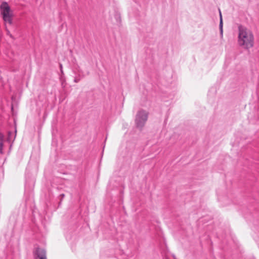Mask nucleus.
I'll use <instances>...</instances> for the list:
<instances>
[{"instance_id":"nucleus-1","label":"nucleus","mask_w":259,"mask_h":259,"mask_svg":"<svg viewBox=\"0 0 259 259\" xmlns=\"http://www.w3.org/2000/svg\"><path fill=\"white\" fill-rule=\"evenodd\" d=\"M238 42L245 49H249L253 45V36L251 32L243 26L239 27Z\"/></svg>"},{"instance_id":"nucleus-2","label":"nucleus","mask_w":259,"mask_h":259,"mask_svg":"<svg viewBox=\"0 0 259 259\" xmlns=\"http://www.w3.org/2000/svg\"><path fill=\"white\" fill-rule=\"evenodd\" d=\"M0 10L5 22L12 24L13 23V13L8 4L6 2H3L0 5Z\"/></svg>"},{"instance_id":"nucleus-3","label":"nucleus","mask_w":259,"mask_h":259,"mask_svg":"<svg viewBox=\"0 0 259 259\" xmlns=\"http://www.w3.org/2000/svg\"><path fill=\"white\" fill-rule=\"evenodd\" d=\"M148 113L143 110H140L136 115L135 122L139 128H142L145 125L148 118Z\"/></svg>"},{"instance_id":"nucleus-4","label":"nucleus","mask_w":259,"mask_h":259,"mask_svg":"<svg viewBox=\"0 0 259 259\" xmlns=\"http://www.w3.org/2000/svg\"><path fill=\"white\" fill-rule=\"evenodd\" d=\"M35 254L36 256V259H47L46 251L44 249L37 248L35 251Z\"/></svg>"},{"instance_id":"nucleus-5","label":"nucleus","mask_w":259,"mask_h":259,"mask_svg":"<svg viewBox=\"0 0 259 259\" xmlns=\"http://www.w3.org/2000/svg\"><path fill=\"white\" fill-rule=\"evenodd\" d=\"M74 72L75 73V74L78 75V77H79V78H75V82H78L80 80V78H82L85 76V75L83 74V72L81 70L79 67H77L75 68Z\"/></svg>"},{"instance_id":"nucleus-6","label":"nucleus","mask_w":259,"mask_h":259,"mask_svg":"<svg viewBox=\"0 0 259 259\" xmlns=\"http://www.w3.org/2000/svg\"><path fill=\"white\" fill-rule=\"evenodd\" d=\"M15 136H16L15 134H13L12 132H9L8 133V138H7L8 142L10 143L12 141H13L14 140V139L15 138Z\"/></svg>"},{"instance_id":"nucleus-7","label":"nucleus","mask_w":259,"mask_h":259,"mask_svg":"<svg viewBox=\"0 0 259 259\" xmlns=\"http://www.w3.org/2000/svg\"><path fill=\"white\" fill-rule=\"evenodd\" d=\"M4 135L0 133V153L1 154L3 153V143H4Z\"/></svg>"},{"instance_id":"nucleus-8","label":"nucleus","mask_w":259,"mask_h":259,"mask_svg":"<svg viewBox=\"0 0 259 259\" xmlns=\"http://www.w3.org/2000/svg\"><path fill=\"white\" fill-rule=\"evenodd\" d=\"M220 22L219 27H220V29L221 35L222 36L223 35V20H222L221 12L220 11Z\"/></svg>"}]
</instances>
